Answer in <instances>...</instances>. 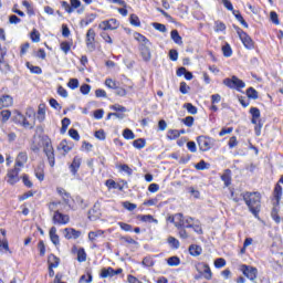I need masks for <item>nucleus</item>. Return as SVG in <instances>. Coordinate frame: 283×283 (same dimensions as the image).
Masks as SVG:
<instances>
[{"mask_svg": "<svg viewBox=\"0 0 283 283\" xmlns=\"http://www.w3.org/2000/svg\"><path fill=\"white\" fill-rule=\"evenodd\" d=\"M247 207L252 212L254 218L260 216V209L262 208V195L260 192H243L241 193Z\"/></svg>", "mask_w": 283, "mask_h": 283, "instance_id": "obj_1", "label": "nucleus"}, {"mask_svg": "<svg viewBox=\"0 0 283 283\" xmlns=\"http://www.w3.org/2000/svg\"><path fill=\"white\" fill-rule=\"evenodd\" d=\"M274 198H275L276 202L274 203V207L272 208L271 218H272V220H274V222L276 224H280V222H282V218L279 214L280 209L277 208V205H280V200H282V186H280V184L275 185Z\"/></svg>", "mask_w": 283, "mask_h": 283, "instance_id": "obj_2", "label": "nucleus"}, {"mask_svg": "<svg viewBox=\"0 0 283 283\" xmlns=\"http://www.w3.org/2000/svg\"><path fill=\"white\" fill-rule=\"evenodd\" d=\"M43 151L49 160L50 167H54V147H52V140L48 137L42 138Z\"/></svg>", "mask_w": 283, "mask_h": 283, "instance_id": "obj_3", "label": "nucleus"}, {"mask_svg": "<svg viewBox=\"0 0 283 283\" xmlns=\"http://www.w3.org/2000/svg\"><path fill=\"white\" fill-rule=\"evenodd\" d=\"M234 30L247 50H253L255 48V42H253V39H251L247 32L240 27H234Z\"/></svg>", "mask_w": 283, "mask_h": 283, "instance_id": "obj_4", "label": "nucleus"}, {"mask_svg": "<svg viewBox=\"0 0 283 283\" xmlns=\"http://www.w3.org/2000/svg\"><path fill=\"white\" fill-rule=\"evenodd\" d=\"M223 85H226V87H229L230 90H243V87H247V84L244 83V81L238 78V76H232V77H227L223 80Z\"/></svg>", "mask_w": 283, "mask_h": 283, "instance_id": "obj_5", "label": "nucleus"}, {"mask_svg": "<svg viewBox=\"0 0 283 283\" xmlns=\"http://www.w3.org/2000/svg\"><path fill=\"white\" fill-rule=\"evenodd\" d=\"M197 143L200 151H209L216 145V139L207 136L197 137Z\"/></svg>", "mask_w": 283, "mask_h": 283, "instance_id": "obj_6", "label": "nucleus"}, {"mask_svg": "<svg viewBox=\"0 0 283 283\" xmlns=\"http://www.w3.org/2000/svg\"><path fill=\"white\" fill-rule=\"evenodd\" d=\"M240 271L243 273V275L245 277H248V280H250V282H256L258 280V268L251 266V265H247V264H242L240 268Z\"/></svg>", "mask_w": 283, "mask_h": 283, "instance_id": "obj_7", "label": "nucleus"}, {"mask_svg": "<svg viewBox=\"0 0 283 283\" xmlns=\"http://www.w3.org/2000/svg\"><path fill=\"white\" fill-rule=\"evenodd\" d=\"M85 42L88 52L96 50V31H94V29H88Z\"/></svg>", "mask_w": 283, "mask_h": 283, "instance_id": "obj_8", "label": "nucleus"}, {"mask_svg": "<svg viewBox=\"0 0 283 283\" xmlns=\"http://www.w3.org/2000/svg\"><path fill=\"white\" fill-rule=\"evenodd\" d=\"M21 172V168H12L7 171V182L8 185L14 186L21 178H19V174Z\"/></svg>", "mask_w": 283, "mask_h": 283, "instance_id": "obj_9", "label": "nucleus"}, {"mask_svg": "<svg viewBox=\"0 0 283 283\" xmlns=\"http://www.w3.org/2000/svg\"><path fill=\"white\" fill-rule=\"evenodd\" d=\"M196 271L201 273L205 280H211L213 277V272H211V268L207 263H198L196 265Z\"/></svg>", "mask_w": 283, "mask_h": 283, "instance_id": "obj_10", "label": "nucleus"}, {"mask_svg": "<svg viewBox=\"0 0 283 283\" xmlns=\"http://www.w3.org/2000/svg\"><path fill=\"white\" fill-rule=\"evenodd\" d=\"M118 20L116 19H109V20H105L102 21L98 24L99 30H104V32H106V30H118Z\"/></svg>", "mask_w": 283, "mask_h": 283, "instance_id": "obj_11", "label": "nucleus"}, {"mask_svg": "<svg viewBox=\"0 0 283 283\" xmlns=\"http://www.w3.org/2000/svg\"><path fill=\"white\" fill-rule=\"evenodd\" d=\"M15 114V123H19V125H22V127H24L25 129H34V124H30V122H28V118H25L23 114H21L20 112H17Z\"/></svg>", "mask_w": 283, "mask_h": 283, "instance_id": "obj_12", "label": "nucleus"}, {"mask_svg": "<svg viewBox=\"0 0 283 283\" xmlns=\"http://www.w3.org/2000/svg\"><path fill=\"white\" fill-rule=\"evenodd\" d=\"M62 8L65 9V12L69 14H72L76 8H81V0H71V4L67 3V1H62L61 2Z\"/></svg>", "mask_w": 283, "mask_h": 283, "instance_id": "obj_13", "label": "nucleus"}, {"mask_svg": "<svg viewBox=\"0 0 283 283\" xmlns=\"http://www.w3.org/2000/svg\"><path fill=\"white\" fill-rule=\"evenodd\" d=\"M70 222V216L61 213L56 210L53 214V224H67Z\"/></svg>", "mask_w": 283, "mask_h": 283, "instance_id": "obj_14", "label": "nucleus"}, {"mask_svg": "<svg viewBox=\"0 0 283 283\" xmlns=\"http://www.w3.org/2000/svg\"><path fill=\"white\" fill-rule=\"evenodd\" d=\"M63 233L66 240H78V237L82 234L81 231L74 228H65Z\"/></svg>", "mask_w": 283, "mask_h": 283, "instance_id": "obj_15", "label": "nucleus"}, {"mask_svg": "<svg viewBox=\"0 0 283 283\" xmlns=\"http://www.w3.org/2000/svg\"><path fill=\"white\" fill-rule=\"evenodd\" d=\"M149 45L151 44H140L139 50L143 57V61L149 63L151 61V50H149Z\"/></svg>", "mask_w": 283, "mask_h": 283, "instance_id": "obj_16", "label": "nucleus"}, {"mask_svg": "<svg viewBox=\"0 0 283 283\" xmlns=\"http://www.w3.org/2000/svg\"><path fill=\"white\" fill-rule=\"evenodd\" d=\"M13 99L10 95H3L0 97V109H3V107H12Z\"/></svg>", "mask_w": 283, "mask_h": 283, "instance_id": "obj_17", "label": "nucleus"}, {"mask_svg": "<svg viewBox=\"0 0 283 283\" xmlns=\"http://www.w3.org/2000/svg\"><path fill=\"white\" fill-rule=\"evenodd\" d=\"M78 169H81V157H74L72 164L70 165V170L73 176H76Z\"/></svg>", "mask_w": 283, "mask_h": 283, "instance_id": "obj_18", "label": "nucleus"}, {"mask_svg": "<svg viewBox=\"0 0 283 283\" xmlns=\"http://www.w3.org/2000/svg\"><path fill=\"white\" fill-rule=\"evenodd\" d=\"M49 235H50L51 242H52L55 247H59V244H61V241H60V239H59V234H56V227H52V228L50 229Z\"/></svg>", "mask_w": 283, "mask_h": 283, "instance_id": "obj_19", "label": "nucleus"}, {"mask_svg": "<svg viewBox=\"0 0 283 283\" xmlns=\"http://www.w3.org/2000/svg\"><path fill=\"white\" fill-rule=\"evenodd\" d=\"M250 114L252 116V119H251L252 125H258V120H261L260 119V116H261L260 108L251 107L250 108Z\"/></svg>", "mask_w": 283, "mask_h": 283, "instance_id": "obj_20", "label": "nucleus"}, {"mask_svg": "<svg viewBox=\"0 0 283 283\" xmlns=\"http://www.w3.org/2000/svg\"><path fill=\"white\" fill-rule=\"evenodd\" d=\"M134 40L142 43V45H151V42L149 41V39H147V36L143 35L138 32L134 33Z\"/></svg>", "mask_w": 283, "mask_h": 283, "instance_id": "obj_21", "label": "nucleus"}, {"mask_svg": "<svg viewBox=\"0 0 283 283\" xmlns=\"http://www.w3.org/2000/svg\"><path fill=\"white\" fill-rule=\"evenodd\" d=\"M175 220L176 229H182L185 227V216L182 213H176Z\"/></svg>", "mask_w": 283, "mask_h": 283, "instance_id": "obj_22", "label": "nucleus"}, {"mask_svg": "<svg viewBox=\"0 0 283 283\" xmlns=\"http://www.w3.org/2000/svg\"><path fill=\"white\" fill-rule=\"evenodd\" d=\"M222 182H224V187H230L231 186V170L226 169L224 172L221 176Z\"/></svg>", "mask_w": 283, "mask_h": 283, "instance_id": "obj_23", "label": "nucleus"}, {"mask_svg": "<svg viewBox=\"0 0 283 283\" xmlns=\"http://www.w3.org/2000/svg\"><path fill=\"white\" fill-rule=\"evenodd\" d=\"M189 253L193 258H198V255L202 254V248L200 245L192 244L189 247Z\"/></svg>", "mask_w": 283, "mask_h": 283, "instance_id": "obj_24", "label": "nucleus"}, {"mask_svg": "<svg viewBox=\"0 0 283 283\" xmlns=\"http://www.w3.org/2000/svg\"><path fill=\"white\" fill-rule=\"evenodd\" d=\"M35 177L40 182H43L45 180V171L43 170V165H39L34 170Z\"/></svg>", "mask_w": 283, "mask_h": 283, "instance_id": "obj_25", "label": "nucleus"}, {"mask_svg": "<svg viewBox=\"0 0 283 283\" xmlns=\"http://www.w3.org/2000/svg\"><path fill=\"white\" fill-rule=\"evenodd\" d=\"M137 218L142 222H149V223L154 222L155 224H158V220L154 219V216L151 214H139Z\"/></svg>", "mask_w": 283, "mask_h": 283, "instance_id": "obj_26", "label": "nucleus"}, {"mask_svg": "<svg viewBox=\"0 0 283 283\" xmlns=\"http://www.w3.org/2000/svg\"><path fill=\"white\" fill-rule=\"evenodd\" d=\"M170 36L174 43H176L177 45H182V36H180V33H178V30H172L170 32Z\"/></svg>", "mask_w": 283, "mask_h": 283, "instance_id": "obj_27", "label": "nucleus"}, {"mask_svg": "<svg viewBox=\"0 0 283 283\" xmlns=\"http://www.w3.org/2000/svg\"><path fill=\"white\" fill-rule=\"evenodd\" d=\"M49 266H53L54 269H57L59 264L61 263V259H59L56 255L54 254H50L49 255Z\"/></svg>", "mask_w": 283, "mask_h": 283, "instance_id": "obj_28", "label": "nucleus"}, {"mask_svg": "<svg viewBox=\"0 0 283 283\" xmlns=\"http://www.w3.org/2000/svg\"><path fill=\"white\" fill-rule=\"evenodd\" d=\"M232 14L235 17L237 21H239V23H241V25H243V28H249V23H247V21L244 20V18L242 17V13H240V11L234 10L232 12Z\"/></svg>", "mask_w": 283, "mask_h": 283, "instance_id": "obj_29", "label": "nucleus"}, {"mask_svg": "<svg viewBox=\"0 0 283 283\" xmlns=\"http://www.w3.org/2000/svg\"><path fill=\"white\" fill-rule=\"evenodd\" d=\"M36 118L40 123H43L45 120V105L43 104L39 105Z\"/></svg>", "mask_w": 283, "mask_h": 283, "instance_id": "obj_30", "label": "nucleus"}, {"mask_svg": "<svg viewBox=\"0 0 283 283\" xmlns=\"http://www.w3.org/2000/svg\"><path fill=\"white\" fill-rule=\"evenodd\" d=\"M28 157L25 156L24 153H20L18 156V159L15 160V165L13 169H21V167H23V161L21 160H27Z\"/></svg>", "mask_w": 283, "mask_h": 283, "instance_id": "obj_31", "label": "nucleus"}, {"mask_svg": "<svg viewBox=\"0 0 283 283\" xmlns=\"http://www.w3.org/2000/svg\"><path fill=\"white\" fill-rule=\"evenodd\" d=\"M94 19H96V14L94 13H91L88 15H86L85 19H83L81 22H80V25L83 28V25H90V23H94Z\"/></svg>", "mask_w": 283, "mask_h": 283, "instance_id": "obj_32", "label": "nucleus"}, {"mask_svg": "<svg viewBox=\"0 0 283 283\" xmlns=\"http://www.w3.org/2000/svg\"><path fill=\"white\" fill-rule=\"evenodd\" d=\"M101 277H114V269L113 268L102 269Z\"/></svg>", "mask_w": 283, "mask_h": 283, "instance_id": "obj_33", "label": "nucleus"}, {"mask_svg": "<svg viewBox=\"0 0 283 283\" xmlns=\"http://www.w3.org/2000/svg\"><path fill=\"white\" fill-rule=\"evenodd\" d=\"M146 145L147 142L144 138H138L133 142V147H135V149H144Z\"/></svg>", "mask_w": 283, "mask_h": 283, "instance_id": "obj_34", "label": "nucleus"}, {"mask_svg": "<svg viewBox=\"0 0 283 283\" xmlns=\"http://www.w3.org/2000/svg\"><path fill=\"white\" fill-rule=\"evenodd\" d=\"M247 96H248V98H252L253 101H258V98H259L258 91L253 87H249L247 90Z\"/></svg>", "mask_w": 283, "mask_h": 283, "instance_id": "obj_35", "label": "nucleus"}, {"mask_svg": "<svg viewBox=\"0 0 283 283\" xmlns=\"http://www.w3.org/2000/svg\"><path fill=\"white\" fill-rule=\"evenodd\" d=\"M57 149H59V150L62 149V151H64V154H69V151L72 150V147H70V146L67 145V140L63 139V140L59 144Z\"/></svg>", "mask_w": 283, "mask_h": 283, "instance_id": "obj_36", "label": "nucleus"}, {"mask_svg": "<svg viewBox=\"0 0 283 283\" xmlns=\"http://www.w3.org/2000/svg\"><path fill=\"white\" fill-rule=\"evenodd\" d=\"M168 140H176L177 138H180V133L178 129H169L167 134Z\"/></svg>", "mask_w": 283, "mask_h": 283, "instance_id": "obj_37", "label": "nucleus"}, {"mask_svg": "<svg viewBox=\"0 0 283 283\" xmlns=\"http://www.w3.org/2000/svg\"><path fill=\"white\" fill-rule=\"evenodd\" d=\"M168 266H180V258L170 256L167 259Z\"/></svg>", "mask_w": 283, "mask_h": 283, "instance_id": "obj_38", "label": "nucleus"}, {"mask_svg": "<svg viewBox=\"0 0 283 283\" xmlns=\"http://www.w3.org/2000/svg\"><path fill=\"white\" fill-rule=\"evenodd\" d=\"M184 107L187 109L188 114H191L192 116L198 114V108L191 103H186Z\"/></svg>", "mask_w": 283, "mask_h": 283, "instance_id": "obj_39", "label": "nucleus"}, {"mask_svg": "<svg viewBox=\"0 0 283 283\" xmlns=\"http://www.w3.org/2000/svg\"><path fill=\"white\" fill-rule=\"evenodd\" d=\"M1 59H3V53L2 55H0V72H2V74H8V71L10 70V64L1 61Z\"/></svg>", "mask_w": 283, "mask_h": 283, "instance_id": "obj_40", "label": "nucleus"}, {"mask_svg": "<svg viewBox=\"0 0 283 283\" xmlns=\"http://www.w3.org/2000/svg\"><path fill=\"white\" fill-rule=\"evenodd\" d=\"M123 136L126 140H134L136 138V135H134V132L129 128L124 129Z\"/></svg>", "mask_w": 283, "mask_h": 283, "instance_id": "obj_41", "label": "nucleus"}, {"mask_svg": "<svg viewBox=\"0 0 283 283\" xmlns=\"http://www.w3.org/2000/svg\"><path fill=\"white\" fill-rule=\"evenodd\" d=\"M222 53L223 56L228 57L232 56L233 50H231V45L229 43H226V45L222 46Z\"/></svg>", "mask_w": 283, "mask_h": 283, "instance_id": "obj_42", "label": "nucleus"}, {"mask_svg": "<svg viewBox=\"0 0 283 283\" xmlns=\"http://www.w3.org/2000/svg\"><path fill=\"white\" fill-rule=\"evenodd\" d=\"M168 244H170L172 249H180V241H178V239H176L175 237L168 238Z\"/></svg>", "mask_w": 283, "mask_h": 283, "instance_id": "obj_43", "label": "nucleus"}, {"mask_svg": "<svg viewBox=\"0 0 283 283\" xmlns=\"http://www.w3.org/2000/svg\"><path fill=\"white\" fill-rule=\"evenodd\" d=\"M27 67L32 72V74H42L43 70H41V66H34L30 64V62H27Z\"/></svg>", "mask_w": 283, "mask_h": 283, "instance_id": "obj_44", "label": "nucleus"}, {"mask_svg": "<svg viewBox=\"0 0 283 283\" xmlns=\"http://www.w3.org/2000/svg\"><path fill=\"white\" fill-rule=\"evenodd\" d=\"M224 30H227V24L221 21L214 22V32H224Z\"/></svg>", "mask_w": 283, "mask_h": 283, "instance_id": "obj_45", "label": "nucleus"}, {"mask_svg": "<svg viewBox=\"0 0 283 283\" xmlns=\"http://www.w3.org/2000/svg\"><path fill=\"white\" fill-rule=\"evenodd\" d=\"M103 235V231L102 230H97V231H91L88 232V240L91 242H94V240H96V238Z\"/></svg>", "mask_w": 283, "mask_h": 283, "instance_id": "obj_46", "label": "nucleus"}, {"mask_svg": "<svg viewBox=\"0 0 283 283\" xmlns=\"http://www.w3.org/2000/svg\"><path fill=\"white\" fill-rule=\"evenodd\" d=\"M105 85L106 87H109V90H118V83L112 78H106L105 80Z\"/></svg>", "mask_w": 283, "mask_h": 283, "instance_id": "obj_47", "label": "nucleus"}, {"mask_svg": "<svg viewBox=\"0 0 283 283\" xmlns=\"http://www.w3.org/2000/svg\"><path fill=\"white\" fill-rule=\"evenodd\" d=\"M87 260V253H85V249L81 248L77 251V261L85 262Z\"/></svg>", "mask_w": 283, "mask_h": 283, "instance_id": "obj_48", "label": "nucleus"}, {"mask_svg": "<svg viewBox=\"0 0 283 283\" xmlns=\"http://www.w3.org/2000/svg\"><path fill=\"white\" fill-rule=\"evenodd\" d=\"M70 123H71V120L67 117H64L62 119V127H61V130H60L61 134H65V132H67V127H70Z\"/></svg>", "mask_w": 283, "mask_h": 283, "instance_id": "obj_49", "label": "nucleus"}, {"mask_svg": "<svg viewBox=\"0 0 283 283\" xmlns=\"http://www.w3.org/2000/svg\"><path fill=\"white\" fill-rule=\"evenodd\" d=\"M130 25H135V28H140V19L136 14H130Z\"/></svg>", "mask_w": 283, "mask_h": 283, "instance_id": "obj_50", "label": "nucleus"}, {"mask_svg": "<svg viewBox=\"0 0 283 283\" xmlns=\"http://www.w3.org/2000/svg\"><path fill=\"white\" fill-rule=\"evenodd\" d=\"M119 171H124L127 176H132L134 174V170L127 164L120 165Z\"/></svg>", "mask_w": 283, "mask_h": 283, "instance_id": "obj_51", "label": "nucleus"}, {"mask_svg": "<svg viewBox=\"0 0 283 283\" xmlns=\"http://www.w3.org/2000/svg\"><path fill=\"white\" fill-rule=\"evenodd\" d=\"M111 109H113L114 112H119V114H125V112H127V108L120 104H115L111 106Z\"/></svg>", "mask_w": 283, "mask_h": 283, "instance_id": "obj_52", "label": "nucleus"}, {"mask_svg": "<svg viewBox=\"0 0 283 283\" xmlns=\"http://www.w3.org/2000/svg\"><path fill=\"white\" fill-rule=\"evenodd\" d=\"M31 40L33 41V43H39V41H41V33H39L36 29H33V31L31 32Z\"/></svg>", "mask_w": 283, "mask_h": 283, "instance_id": "obj_53", "label": "nucleus"}, {"mask_svg": "<svg viewBox=\"0 0 283 283\" xmlns=\"http://www.w3.org/2000/svg\"><path fill=\"white\" fill-rule=\"evenodd\" d=\"M193 116H187L185 118L181 119V123H184V125H186V127H193Z\"/></svg>", "mask_w": 283, "mask_h": 283, "instance_id": "obj_54", "label": "nucleus"}, {"mask_svg": "<svg viewBox=\"0 0 283 283\" xmlns=\"http://www.w3.org/2000/svg\"><path fill=\"white\" fill-rule=\"evenodd\" d=\"M254 132H255V136H261L262 134V127H263V124H262V119H259L256 122V124H254Z\"/></svg>", "mask_w": 283, "mask_h": 283, "instance_id": "obj_55", "label": "nucleus"}, {"mask_svg": "<svg viewBox=\"0 0 283 283\" xmlns=\"http://www.w3.org/2000/svg\"><path fill=\"white\" fill-rule=\"evenodd\" d=\"M1 116H2V123H8L10 120V116H12V113L8 109L1 111Z\"/></svg>", "mask_w": 283, "mask_h": 283, "instance_id": "obj_56", "label": "nucleus"}, {"mask_svg": "<svg viewBox=\"0 0 283 283\" xmlns=\"http://www.w3.org/2000/svg\"><path fill=\"white\" fill-rule=\"evenodd\" d=\"M216 269H222L223 266H227V260L223 258H219L214 261Z\"/></svg>", "mask_w": 283, "mask_h": 283, "instance_id": "obj_57", "label": "nucleus"}, {"mask_svg": "<svg viewBox=\"0 0 283 283\" xmlns=\"http://www.w3.org/2000/svg\"><path fill=\"white\" fill-rule=\"evenodd\" d=\"M178 229V235L181 238V240H187L189 238V233H187L186 228H177Z\"/></svg>", "mask_w": 283, "mask_h": 283, "instance_id": "obj_58", "label": "nucleus"}, {"mask_svg": "<svg viewBox=\"0 0 283 283\" xmlns=\"http://www.w3.org/2000/svg\"><path fill=\"white\" fill-rule=\"evenodd\" d=\"M67 87H70V90H76L78 87V78H70Z\"/></svg>", "mask_w": 283, "mask_h": 283, "instance_id": "obj_59", "label": "nucleus"}, {"mask_svg": "<svg viewBox=\"0 0 283 283\" xmlns=\"http://www.w3.org/2000/svg\"><path fill=\"white\" fill-rule=\"evenodd\" d=\"M69 135L71 136V138H73V140H81V135H78V130L71 128L69 130Z\"/></svg>", "mask_w": 283, "mask_h": 283, "instance_id": "obj_60", "label": "nucleus"}, {"mask_svg": "<svg viewBox=\"0 0 283 283\" xmlns=\"http://www.w3.org/2000/svg\"><path fill=\"white\" fill-rule=\"evenodd\" d=\"M80 92H81V94L87 95V94H90V92H92V86L90 84H83L80 87Z\"/></svg>", "mask_w": 283, "mask_h": 283, "instance_id": "obj_61", "label": "nucleus"}, {"mask_svg": "<svg viewBox=\"0 0 283 283\" xmlns=\"http://www.w3.org/2000/svg\"><path fill=\"white\" fill-rule=\"evenodd\" d=\"M142 264L143 266H154V259H151V256H145Z\"/></svg>", "mask_w": 283, "mask_h": 283, "instance_id": "obj_62", "label": "nucleus"}, {"mask_svg": "<svg viewBox=\"0 0 283 283\" xmlns=\"http://www.w3.org/2000/svg\"><path fill=\"white\" fill-rule=\"evenodd\" d=\"M60 48H61L62 52H64V54H67L70 52V50H72L70 42H62L60 44Z\"/></svg>", "mask_w": 283, "mask_h": 283, "instance_id": "obj_63", "label": "nucleus"}, {"mask_svg": "<svg viewBox=\"0 0 283 283\" xmlns=\"http://www.w3.org/2000/svg\"><path fill=\"white\" fill-rule=\"evenodd\" d=\"M153 28H155V30H158V32H167V27H165V24L163 23L155 22L153 23Z\"/></svg>", "mask_w": 283, "mask_h": 283, "instance_id": "obj_64", "label": "nucleus"}]
</instances>
